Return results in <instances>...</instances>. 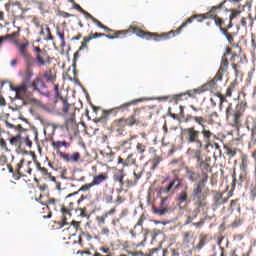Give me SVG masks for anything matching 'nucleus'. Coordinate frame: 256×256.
<instances>
[{"instance_id":"32","label":"nucleus","mask_w":256,"mask_h":256,"mask_svg":"<svg viewBox=\"0 0 256 256\" xmlns=\"http://www.w3.org/2000/svg\"><path fill=\"white\" fill-rule=\"evenodd\" d=\"M43 78L45 79L46 83H55V81H57V74L55 71L49 69L44 72Z\"/></svg>"},{"instance_id":"8","label":"nucleus","mask_w":256,"mask_h":256,"mask_svg":"<svg viewBox=\"0 0 256 256\" xmlns=\"http://www.w3.org/2000/svg\"><path fill=\"white\" fill-rule=\"evenodd\" d=\"M29 165H31V162L25 164V160L22 159L16 165L15 169H13V166H11L10 164L6 165V169H8L9 173L12 174V177L15 181H19L21 177H25V173L31 175V171H33V169H31Z\"/></svg>"},{"instance_id":"33","label":"nucleus","mask_w":256,"mask_h":256,"mask_svg":"<svg viewBox=\"0 0 256 256\" xmlns=\"http://www.w3.org/2000/svg\"><path fill=\"white\" fill-rule=\"evenodd\" d=\"M185 171H186V177L189 179V181H197V179H199V177H201V175L199 173H196L195 168H189V167H185Z\"/></svg>"},{"instance_id":"14","label":"nucleus","mask_w":256,"mask_h":256,"mask_svg":"<svg viewBox=\"0 0 256 256\" xmlns=\"http://www.w3.org/2000/svg\"><path fill=\"white\" fill-rule=\"evenodd\" d=\"M35 61L38 67H43L46 65L47 60L49 59V55L47 54V50L40 49L39 47L33 48Z\"/></svg>"},{"instance_id":"41","label":"nucleus","mask_w":256,"mask_h":256,"mask_svg":"<svg viewBox=\"0 0 256 256\" xmlns=\"http://www.w3.org/2000/svg\"><path fill=\"white\" fill-rule=\"evenodd\" d=\"M113 113V109L111 110H103L102 116L96 119V123H107L109 120V115Z\"/></svg>"},{"instance_id":"63","label":"nucleus","mask_w":256,"mask_h":256,"mask_svg":"<svg viewBox=\"0 0 256 256\" xmlns=\"http://www.w3.org/2000/svg\"><path fill=\"white\" fill-rule=\"evenodd\" d=\"M171 173L174 176V179H179V173H181V169H174L171 171Z\"/></svg>"},{"instance_id":"35","label":"nucleus","mask_w":256,"mask_h":256,"mask_svg":"<svg viewBox=\"0 0 256 256\" xmlns=\"http://www.w3.org/2000/svg\"><path fill=\"white\" fill-rule=\"evenodd\" d=\"M205 206H195L194 211L192 212V215L188 216L185 225H189V223H193L195 219H197V215L201 213V209H203Z\"/></svg>"},{"instance_id":"64","label":"nucleus","mask_w":256,"mask_h":256,"mask_svg":"<svg viewBox=\"0 0 256 256\" xmlns=\"http://www.w3.org/2000/svg\"><path fill=\"white\" fill-rule=\"evenodd\" d=\"M104 200L106 203H113V195H104Z\"/></svg>"},{"instance_id":"50","label":"nucleus","mask_w":256,"mask_h":256,"mask_svg":"<svg viewBox=\"0 0 256 256\" xmlns=\"http://www.w3.org/2000/svg\"><path fill=\"white\" fill-rule=\"evenodd\" d=\"M136 150H137V153H139V155H143V153L147 151V146L143 143H138L136 145Z\"/></svg>"},{"instance_id":"55","label":"nucleus","mask_w":256,"mask_h":256,"mask_svg":"<svg viewBox=\"0 0 256 256\" xmlns=\"http://www.w3.org/2000/svg\"><path fill=\"white\" fill-rule=\"evenodd\" d=\"M92 187H95V185L93 184V182H90V183H87V184L81 186L79 191H89V189H91Z\"/></svg>"},{"instance_id":"56","label":"nucleus","mask_w":256,"mask_h":256,"mask_svg":"<svg viewBox=\"0 0 256 256\" xmlns=\"http://www.w3.org/2000/svg\"><path fill=\"white\" fill-rule=\"evenodd\" d=\"M79 212L80 217H87V207L76 209Z\"/></svg>"},{"instance_id":"51","label":"nucleus","mask_w":256,"mask_h":256,"mask_svg":"<svg viewBox=\"0 0 256 256\" xmlns=\"http://www.w3.org/2000/svg\"><path fill=\"white\" fill-rule=\"evenodd\" d=\"M6 127H7V129H16V131H25V129H23V126H21V125L15 126L7 121H6Z\"/></svg>"},{"instance_id":"34","label":"nucleus","mask_w":256,"mask_h":256,"mask_svg":"<svg viewBox=\"0 0 256 256\" xmlns=\"http://www.w3.org/2000/svg\"><path fill=\"white\" fill-rule=\"evenodd\" d=\"M45 31L47 33L46 41H53V35H51V28H49V25L45 24L44 26L40 27L39 35L40 37H45Z\"/></svg>"},{"instance_id":"48","label":"nucleus","mask_w":256,"mask_h":256,"mask_svg":"<svg viewBox=\"0 0 256 256\" xmlns=\"http://www.w3.org/2000/svg\"><path fill=\"white\" fill-rule=\"evenodd\" d=\"M56 35L59 37V39L61 41L60 47H65V32L60 31L59 28H57Z\"/></svg>"},{"instance_id":"3","label":"nucleus","mask_w":256,"mask_h":256,"mask_svg":"<svg viewBox=\"0 0 256 256\" xmlns=\"http://www.w3.org/2000/svg\"><path fill=\"white\" fill-rule=\"evenodd\" d=\"M14 45H16L17 51L26 65V68L19 72L20 77H22V83L31 85V79H33L35 73L33 72V56L29 53V40L24 38L23 43L15 41Z\"/></svg>"},{"instance_id":"22","label":"nucleus","mask_w":256,"mask_h":256,"mask_svg":"<svg viewBox=\"0 0 256 256\" xmlns=\"http://www.w3.org/2000/svg\"><path fill=\"white\" fill-rule=\"evenodd\" d=\"M227 69H229V60L227 59V57L222 56L220 68L216 73L217 81H223V73H227Z\"/></svg>"},{"instance_id":"46","label":"nucleus","mask_w":256,"mask_h":256,"mask_svg":"<svg viewBox=\"0 0 256 256\" xmlns=\"http://www.w3.org/2000/svg\"><path fill=\"white\" fill-rule=\"evenodd\" d=\"M222 35H224L228 41V43H233L235 41V33L231 34L229 33V29H222Z\"/></svg>"},{"instance_id":"31","label":"nucleus","mask_w":256,"mask_h":256,"mask_svg":"<svg viewBox=\"0 0 256 256\" xmlns=\"http://www.w3.org/2000/svg\"><path fill=\"white\" fill-rule=\"evenodd\" d=\"M216 77H217V75H215L214 78L212 80L208 81L206 84L198 87V89H203L204 93H205V91L216 89L217 81H221V80H217Z\"/></svg>"},{"instance_id":"60","label":"nucleus","mask_w":256,"mask_h":256,"mask_svg":"<svg viewBox=\"0 0 256 256\" xmlns=\"http://www.w3.org/2000/svg\"><path fill=\"white\" fill-rule=\"evenodd\" d=\"M187 197H188V195L185 191L181 192L180 195H179V199L182 203L187 202Z\"/></svg>"},{"instance_id":"11","label":"nucleus","mask_w":256,"mask_h":256,"mask_svg":"<svg viewBox=\"0 0 256 256\" xmlns=\"http://www.w3.org/2000/svg\"><path fill=\"white\" fill-rule=\"evenodd\" d=\"M201 93H205L203 88H194L191 90H187L184 93L176 94L173 96V100L175 103H179V101H187L188 99H196L197 95H201Z\"/></svg>"},{"instance_id":"29","label":"nucleus","mask_w":256,"mask_h":256,"mask_svg":"<svg viewBox=\"0 0 256 256\" xmlns=\"http://www.w3.org/2000/svg\"><path fill=\"white\" fill-rule=\"evenodd\" d=\"M77 125L75 121V111L70 112V116L66 117L64 126L66 131H69L70 129H73Z\"/></svg>"},{"instance_id":"52","label":"nucleus","mask_w":256,"mask_h":256,"mask_svg":"<svg viewBox=\"0 0 256 256\" xmlns=\"http://www.w3.org/2000/svg\"><path fill=\"white\" fill-rule=\"evenodd\" d=\"M248 165H249V161L247 160V157H242V162L240 165L241 171H247Z\"/></svg>"},{"instance_id":"12","label":"nucleus","mask_w":256,"mask_h":256,"mask_svg":"<svg viewBox=\"0 0 256 256\" xmlns=\"http://www.w3.org/2000/svg\"><path fill=\"white\" fill-rule=\"evenodd\" d=\"M61 202L55 198H49L46 202V207H43V211H47V215L42 214V219H51V211H59L61 209Z\"/></svg>"},{"instance_id":"26","label":"nucleus","mask_w":256,"mask_h":256,"mask_svg":"<svg viewBox=\"0 0 256 256\" xmlns=\"http://www.w3.org/2000/svg\"><path fill=\"white\" fill-rule=\"evenodd\" d=\"M181 185V180L179 178H173L172 181L169 182L167 187L163 189L164 193H175V189H178Z\"/></svg>"},{"instance_id":"36","label":"nucleus","mask_w":256,"mask_h":256,"mask_svg":"<svg viewBox=\"0 0 256 256\" xmlns=\"http://www.w3.org/2000/svg\"><path fill=\"white\" fill-rule=\"evenodd\" d=\"M214 23L216 27H218L220 33L222 32V29H231L229 28V24H226V20L219 16L214 20Z\"/></svg>"},{"instance_id":"7","label":"nucleus","mask_w":256,"mask_h":256,"mask_svg":"<svg viewBox=\"0 0 256 256\" xmlns=\"http://www.w3.org/2000/svg\"><path fill=\"white\" fill-rule=\"evenodd\" d=\"M205 183L201 179L199 183L196 184V187L193 189L192 192V199L194 201V207H207V195L208 192L201 189L202 187H205Z\"/></svg>"},{"instance_id":"57","label":"nucleus","mask_w":256,"mask_h":256,"mask_svg":"<svg viewBox=\"0 0 256 256\" xmlns=\"http://www.w3.org/2000/svg\"><path fill=\"white\" fill-rule=\"evenodd\" d=\"M170 165H179V167H183V160L182 159H174L170 162Z\"/></svg>"},{"instance_id":"58","label":"nucleus","mask_w":256,"mask_h":256,"mask_svg":"<svg viewBox=\"0 0 256 256\" xmlns=\"http://www.w3.org/2000/svg\"><path fill=\"white\" fill-rule=\"evenodd\" d=\"M0 147L3 151H9V148H7V142L3 138L0 139Z\"/></svg>"},{"instance_id":"18","label":"nucleus","mask_w":256,"mask_h":256,"mask_svg":"<svg viewBox=\"0 0 256 256\" xmlns=\"http://www.w3.org/2000/svg\"><path fill=\"white\" fill-rule=\"evenodd\" d=\"M152 212L155 215H167L169 213V204H167V198H161L160 207L157 208L156 206L152 207Z\"/></svg>"},{"instance_id":"10","label":"nucleus","mask_w":256,"mask_h":256,"mask_svg":"<svg viewBox=\"0 0 256 256\" xmlns=\"http://www.w3.org/2000/svg\"><path fill=\"white\" fill-rule=\"evenodd\" d=\"M128 119L132 125H141L145 119H149V110L145 108H136L133 111V114L128 116Z\"/></svg>"},{"instance_id":"20","label":"nucleus","mask_w":256,"mask_h":256,"mask_svg":"<svg viewBox=\"0 0 256 256\" xmlns=\"http://www.w3.org/2000/svg\"><path fill=\"white\" fill-rule=\"evenodd\" d=\"M60 211L62 213V220L58 222L59 228L65 227V225H69V222H67L68 219H71V211L68 207L65 205H62L60 207Z\"/></svg>"},{"instance_id":"39","label":"nucleus","mask_w":256,"mask_h":256,"mask_svg":"<svg viewBox=\"0 0 256 256\" xmlns=\"http://www.w3.org/2000/svg\"><path fill=\"white\" fill-rule=\"evenodd\" d=\"M134 175V179L133 180H127V187H135V185H137V183H139V180L141 179L143 172L137 173V172H133Z\"/></svg>"},{"instance_id":"24","label":"nucleus","mask_w":256,"mask_h":256,"mask_svg":"<svg viewBox=\"0 0 256 256\" xmlns=\"http://www.w3.org/2000/svg\"><path fill=\"white\" fill-rule=\"evenodd\" d=\"M195 241V232L192 230L182 232V243L186 247H191Z\"/></svg>"},{"instance_id":"28","label":"nucleus","mask_w":256,"mask_h":256,"mask_svg":"<svg viewBox=\"0 0 256 256\" xmlns=\"http://www.w3.org/2000/svg\"><path fill=\"white\" fill-rule=\"evenodd\" d=\"M123 179H125V170L123 169L118 170L117 173L113 175V181L120 185V190L118 191H123V185H125Z\"/></svg>"},{"instance_id":"40","label":"nucleus","mask_w":256,"mask_h":256,"mask_svg":"<svg viewBox=\"0 0 256 256\" xmlns=\"http://www.w3.org/2000/svg\"><path fill=\"white\" fill-rule=\"evenodd\" d=\"M62 99V111L63 113L67 114L69 113V115H71V113H73V111H75V109L73 108V106H71V104H69V101H67V99H63V97H61Z\"/></svg>"},{"instance_id":"37","label":"nucleus","mask_w":256,"mask_h":256,"mask_svg":"<svg viewBox=\"0 0 256 256\" xmlns=\"http://www.w3.org/2000/svg\"><path fill=\"white\" fill-rule=\"evenodd\" d=\"M217 9H221V6H213L209 12L204 13V15L206 16V19H212L213 21H215L219 15H217Z\"/></svg>"},{"instance_id":"21","label":"nucleus","mask_w":256,"mask_h":256,"mask_svg":"<svg viewBox=\"0 0 256 256\" xmlns=\"http://www.w3.org/2000/svg\"><path fill=\"white\" fill-rule=\"evenodd\" d=\"M229 201V197H223V192H216L213 197V209H219L221 205H225Z\"/></svg>"},{"instance_id":"38","label":"nucleus","mask_w":256,"mask_h":256,"mask_svg":"<svg viewBox=\"0 0 256 256\" xmlns=\"http://www.w3.org/2000/svg\"><path fill=\"white\" fill-rule=\"evenodd\" d=\"M230 13L231 14L228 18V28L233 27V19H237V17H239V15H241V10L231 9Z\"/></svg>"},{"instance_id":"44","label":"nucleus","mask_w":256,"mask_h":256,"mask_svg":"<svg viewBox=\"0 0 256 256\" xmlns=\"http://www.w3.org/2000/svg\"><path fill=\"white\" fill-rule=\"evenodd\" d=\"M163 161V158L161 156H154L153 159L149 160V163L151 164V171H155L157 167H159V163Z\"/></svg>"},{"instance_id":"1","label":"nucleus","mask_w":256,"mask_h":256,"mask_svg":"<svg viewBox=\"0 0 256 256\" xmlns=\"http://www.w3.org/2000/svg\"><path fill=\"white\" fill-rule=\"evenodd\" d=\"M192 121L199 125L202 130H196L195 126L192 125L184 128L182 130V135L188 144L195 145L196 150H192V153L194 155V159L197 160L198 164L203 161V157L201 156V149L207 150L210 147H213V144H211V138L215 137V133L209 130L207 126H205L207 120H205L203 116H193L191 114H188L183 120L184 123H191Z\"/></svg>"},{"instance_id":"19","label":"nucleus","mask_w":256,"mask_h":256,"mask_svg":"<svg viewBox=\"0 0 256 256\" xmlns=\"http://www.w3.org/2000/svg\"><path fill=\"white\" fill-rule=\"evenodd\" d=\"M29 84H26L25 82H22L21 84L17 86H10L11 91H14L16 93V98L21 99L23 95L27 94V91H29Z\"/></svg>"},{"instance_id":"62","label":"nucleus","mask_w":256,"mask_h":256,"mask_svg":"<svg viewBox=\"0 0 256 256\" xmlns=\"http://www.w3.org/2000/svg\"><path fill=\"white\" fill-rule=\"evenodd\" d=\"M23 143H25L27 147H32L33 145V142L31 141V139H29V136L23 138Z\"/></svg>"},{"instance_id":"49","label":"nucleus","mask_w":256,"mask_h":256,"mask_svg":"<svg viewBox=\"0 0 256 256\" xmlns=\"http://www.w3.org/2000/svg\"><path fill=\"white\" fill-rule=\"evenodd\" d=\"M236 87H237V82L230 83L229 87L226 90V97H231Z\"/></svg>"},{"instance_id":"54","label":"nucleus","mask_w":256,"mask_h":256,"mask_svg":"<svg viewBox=\"0 0 256 256\" xmlns=\"http://www.w3.org/2000/svg\"><path fill=\"white\" fill-rule=\"evenodd\" d=\"M8 41H15L19 37V32H13L12 34H6Z\"/></svg>"},{"instance_id":"25","label":"nucleus","mask_w":256,"mask_h":256,"mask_svg":"<svg viewBox=\"0 0 256 256\" xmlns=\"http://www.w3.org/2000/svg\"><path fill=\"white\" fill-rule=\"evenodd\" d=\"M246 127L248 129V131H251V141H252V145H255L256 143V120L254 118H251L250 120H247L246 122Z\"/></svg>"},{"instance_id":"42","label":"nucleus","mask_w":256,"mask_h":256,"mask_svg":"<svg viewBox=\"0 0 256 256\" xmlns=\"http://www.w3.org/2000/svg\"><path fill=\"white\" fill-rule=\"evenodd\" d=\"M205 245H207V235L201 234L199 236V241H198V244L196 245L195 249L197 251H201V249H203L205 247Z\"/></svg>"},{"instance_id":"30","label":"nucleus","mask_w":256,"mask_h":256,"mask_svg":"<svg viewBox=\"0 0 256 256\" xmlns=\"http://www.w3.org/2000/svg\"><path fill=\"white\" fill-rule=\"evenodd\" d=\"M139 103H141V100L139 99L132 100L116 107V109L122 113H125V111H129L132 105H138Z\"/></svg>"},{"instance_id":"5","label":"nucleus","mask_w":256,"mask_h":256,"mask_svg":"<svg viewBox=\"0 0 256 256\" xmlns=\"http://www.w3.org/2000/svg\"><path fill=\"white\" fill-rule=\"evenodd\" d=\"M131 27H129L127 30H119V31H115L114 35L115 36H111V35H105L103 33H93L91 32L89 34V36L84 37L80 48L78 49V51L74 54V61H77V59H79V52L83 51V49H88L87 43H89V41L93 40V39H97L98 37H107V39H123V37H126L127 35H137V32H127L124 33L125 31H130Z\"/></svg>"},{"instance_id":"43","label":"nucleus","mask_w":256,"mask_h":256,"mask_svg":"<svg viewBox=\"0 0 256 256\" xmlns=\"http://www.w3.org/2000/svg\"><path fill=\"white\" fill-rule=\"evenodd\" d=\"M10 145H15V147H21V145H23V137H21V134H17L16 136L11 137Z\"/></svg>"},{"instance_id":"9","label":"nucleus","mask_w":256,"mask_h":256,"mask_svg":"<svg viewBox=\"0 0 256 256\" xmlns=\"http://www.w3.org/2000/svg\"><path fill=\"white\" fill-rule=\"evenodd\" d=\"M126 127H133L129 117H121L115 119L111 124V131L116 133L118 137H123L125 135V128Z\"/></svg>"},{"instance_id":"2","label":"nucleus","mask_w":256,"mask_h":256,"mask_svg":"<svg viewBox=\"0 0 256 256\" xmlns=\"http://www.w3.org/2000/svg\"><path fill=\"white\" fill-rule=\"evenodd\" d=\"M195 19L197 20L198 23H203V21L207 19V16H205V13L192 15L185 22H183L176 30H172L166 33L158 34V33L145 32L139 27H134V26H130V30L125 31L123 33H136L137 37H141L142 39H154L157 42L167 41L168 39H172V37L179 35L181 31H183L185 27L190 25V23H193Z\"/></svg>"},{"instance_id":"53","label":"nucleus","mask_w":256,"mask_h":256,"mask_svg":"<svg viewBox=\"0 0 256 256\" xmlns=\"http://www.w3.org/2000/svg\"><path fill=\"white\" fill-rule=\"evenodd\" d=\"M226 155L229 157H235L237 155V149L226 148Z\"/></svg>"},{"instance_id":"6","label":"nucleus","mask_w":256,"mask_h":256,"mask_svg":"<svg viewBox=\"0 0 256 256\" xmlns=\"http://www.w3.org/2000/svg\"><path fill=\"white\" fill-rule=\"evenodd\" d=\"M247 108V103L241 102L239 103L235 110L233 109V104H229L226 108V119L232 117L233 126L236 129L241 127V117H243V113H245V109Z\"/></svg>"},{"instance_id":"16","label":"nucleus","mask_w":256,"mask_h":256,"mask_svg":"<svg viewBox=\"0 0 256 256\" xmlns=\"http://www.w3.org/2000/svg\"><path fill=\"white\" fill-rule=\"evenodd\" d=\"M196 167L201 171L202 183H207V181H209V173L213 171L211 168V165H209V163L202 160L201 162L196 164Z\"/></svg>"},{"instance_id":"4","label":"nucleus","mask_w":256,"mask_h":256,"mask_svg":"<svg viewBox=\"0 0 256 256\" xmlns=\"http://www.w3.org/2000/svg\"><path fill=\"white\" fill-rule=\"evenodd\" d=\"M51 146L58 157L64 161V163H79V161H81V153L73 152L72 154H69L67 152L61 151L62 147L69 149V147H71V142L65 140H52Z\"/></svg>"},{"instance_id":"27","label":"nucleus","mask_w":256,"mask_h":256,"mask_svg":"<svg viewBox=\"0 0 256 256\" xmlns=\"http://www.w3.org/2000/svg\"><path fill=\"white\" fill-rule=\"evenodd\" d=\"M109 179V173L104 172L93 176L92 184L95 186H99L102 183H105Z\"/></svg>"},{"instance_id":"59","label":"nucleus","mask_w":256,"mask_h":256,"mask_svg":"<svg viewBox=\"0 0 256 256\" xmlns=\"http://www.w3.org/2000/svg\"><path fill=\"white\" fill-rule=\"evenodd\" d=\"M7 165V156L0 155V167H5Z\"/></svg>"},{"instance_id":"13","label":"nucleus","mask_w":256,"mask_h":256,"mask_svg":"<svg viewBox=\"0 0 256 256\" xmlns=\"http://www.w3.org/2000/svg\"><path fill=\"white\" fill-rule=\"evenodd\" d=\"M74 9H76L77 11H79L80 13H83L86 17V19H90V21H92V23H95V25H97V27H100V29H104V31H106V33H111V28L105 26L103 23H101L99 20H97L95 17H93V15H91L89 12L85 11L81 6H79V4H76L74 6Z\"/></svg>"},{"instance_id":"23","label":"nucleus","mask_w":256,"mask_h":256,"mask_svg":"<svg viewBox=\"0 0 256 256\" xmlns=\"http://www.w3.org/2000/svg\"><path fill=\"white\" fill-rule=\"evenodd\" d=\"M137 164V159H135L134 154H129L126 159H123L121 156L118 157V165H122L125 167H133V165Z\"/></svg>"},{"instance_id":"45","label":"nucleus","mask_w":256,"mask_h":256,"mask_svg":"<svg viewBox=\"0 0 256 256\" xmlns=\"http://www.w3.org/2000/svg\"><path fill=\"white\" fill-rule=\"evenodd\" d=\"M99 251L101 253H104L105 255L99 253V252H95L93 254V256H113V253L111 252V249L109 247H100Z\"/></svg>"},{"instance_id":"47","label":"nucleus","mask_w":256,"mask_h":256,"mask_svg":"<svg viewBox=\"0 0 256 256\" xmlns=\"http://www.w3.org/2000/svg\"><path fill=\"white\" fill-rule=\"evenodd\" d=\"M43 84V80L39 76H37L32 83H30V87H32L33 91H39V85Z\"/></svg>"},{"instance_id":"61","label":"nucleus","mask_w":256,"mask_h":256,"mask_svg":"<svg viewBox=\"0 0 256 256\" xmlns=\"http://www.w3.org/2000/svg\"><path fill=\"white\" fill-rule=\"evenodd\" d=\"M250 197H251V199H255V197H256V185H252L251 187H250Z\"/></svg>"},{"instance_id":"17","label":"nucleus","mask_w":256,"mask_h":256,"mask_svg":"<svg viewBox=\"0 0 256 256\" xmlns=\"http://www.w3.org/2000/svg\"><path fill=\"white\" fill-rule=\"evenodd\" d=\"M77 231H79V222L72 221L70 225L63 230V236L66 239H71V237L77 235Z\"/></svg>"},{"instance_id":"15","label":"nucleus","mask_w":256,"mask_h":256,"mask_svg":"<svg viewBox=\"0 0 256 256\" xmlns=\"http://www.w3.org/2000/svg\"><path fill=\"white\" fill-rule=\"evenodd\" d=\"M75 195H77V192L69 194L65 197L64 206H66L71 211H73V209H75L76 204L79 205V203H81L82 201H85V199H87V196H84V195H82L79 199H77V197H75Z\"/></svg>"}]
</instances>
